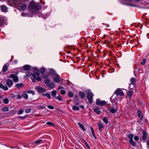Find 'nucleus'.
Listing matches in <instances>:
<instances>
[{"mask_svg":"<svg viewBox=\"0 0 149 149\" xmlns=\"http://www.w3.org/2000/svg\"><path fill=\"white\" fill-rule=\"evenodd\" d=\"M34 72L36 73V74L33 73L31 74V76L33 77L32 79L33 81H35L36 80L38 81H40L41 80V79L39 76L40 75L39 72L37 68L34 69Z\"/></svg>","mask_w":149,"mask_h":149,"instance_id":"obj_1","label":"nucleus"},{"mask_svg":"<svg viewBox=\"0 0 149 149\" xmlns=\"http://www.w3.org/2000/svg\"><path fill=\"white\" fill-rule=\"evenodd\" d=\"M134 135L133 134H130L128 136V137L129 139V142L133 146H135L136 145V143L134 142L133 140Z\"/></svg>","mask_w":149,"mask_h":149,"instance_id":"obj_2","label":"nucleus"},{"mask_svg":"<svg viewBox=\"0 0 149 149\" xmlns=\"http://www.w3.org/2000/svg\"><path fill=\"white\" fill-rule=\"evenodd\" d=\"M45 82L46 84V86L49 88L53 89L55 87V84L53 82H50L49 79L46 80Z\"/></svg>","mask_w":149,"mask_h":149,"instance_id":"obj_3","label":"nucleus"},{"mask_svg":"<svg viewBox=\"0 0 149 149\" xmlns=\"http://www.w3.org/2000/svg\"><path fill=\"white\" fill-rule=\"evenodd\" d=\"M94 95L93 93L90 91H88L87 94V98L88 100V102L90 103L92 102L93 97Z\"/></svg>","mask_w":149,"mask_h":149,"instance_id":"obj_4","label":"nucleus"},{"mask_svg":"<svg viewBox=\"0 0 149 149\" xmlns=\"http://www.w3.org/2000/svg\"><path fill=\"white\" fill-rule=\"evenodd\" d=\"M29 6L30 8L35 9L36 8L37 4L34 1L32 0L30 2Z\"/></svg>","mask_w":149,"mask_h":149,"instance_id":"obj_5","label":"nucleus"},{"mask_svg":"<svg viewBox=\"0 0 149 149\" xmlns=\"http://www.w3.org/2000/svg\"><path fill=\"white\" fill-rule=\"evenodd\" d=\"M114 93L118 95H120L123 96L124 95V93L120 88L117 89L114 92Z\"/></svg>","mask_w":149,"mask_h":149,"instance_id":"obj_6","label":"nucleus"},{"mask_svg":"<svg viewBox=\"0 0 149 149\" xmlns=\"http://www.w3.org/2000/svg\"><path fill=\"white\" fill-rule=\"evenodd\" d=\"M61 79V78L59 75L58 74H56V75L54 76L53 80L55 83H57L59 82Z\"/></svg>","mask_w":149,"mask_h":149,"instance_id":"obj_7","label":"nucleus"},{"mask_svg":"<svg viewBox=\"0 0 149 149\" xmlns=\"http://www.w3.org/2000/svg\"><path fill=\"white\" fill-rule=\"evenodd\" d=\"M10 77L11 78L13 79V80L14 82H17L19 81L18 77L16 75L11 74L10 75Z\"/></svg>","mask_w":149,"mask_h":149,"instance_id":"obj_8","label":"nucleus"},{"mask_svg":"<svg viewBox=\"0 0 149 149\" xmlns=\"http://www.w3.org/2000/svg\"><path fill=\"white\" fill-rule=\"evenodd\" d=\"M6 21V18L3 16L0 15V26L4 24Z\"/></svg>","mask_w":149,"mask_h":149,"instance_id":"obj_9","label":"nucleus"},{"mask_svg":"<svg viewBox=\"0 0 149 149\" xmlns=\"http://www.w3.org/2000/svg\"><path fill=\"white\" fill-rule=\"evenodd\" d=\"M97 126L98 127L99 130L101 131L102 129L104 128V126L103 123H97Z\"/></svg>","mask_w":149,"mask_h":149,"instance_id":"obj_10","label":"nucleus"},{"mask_svg":"<svg viewBox=\"0 0 149 149\" xmlns=\"http://www.w3.org/2000/svg\"><path fill=\"white\" fill-rule=\"evenodd\" d=\"M6 84L8 87L10 88L13 85V82L11 80L9 79L6 81Z\"/></svg>","mask_w":149,"mask_h":149,"instance_id":"obj_11","label":"nucleus"},{"mask_svg":"<svg viewBox=\"0 0 149 149\" xmlns=\"http://www.w3.org/2000/svg\"><path fill=\"white\" fill-rule=\"evenodd\" d=\"M36 88L38 91L40 92H45L46 91L45 89L40 86L36 87Z\"/></svg>","mask_w":149,"mask_h":149,"instance_id":"obj_12","label":"nucleus"},{"mask_svg":"<svg viewBox=\"0 0 149 149\" xmlns=\"http://www.w3.org/2000/svg\"><path fill=\"white\" fill-rule=\"evenodd\" d=\"M143 136L142 139L143 140H145L146 139L147 132L145 130H143L142 131Z\"/></svg>","mask_w":149,"mask_h":149,"instance_id":"obj_13","label":"nucleus"},{"mask_svg":"<svg viewBox=\"0 0 149 149\" xmlns=\"http://www.w3.org/2000/svg\"><path fill=\"white\" fill-rule=\"evenodd\" d=\"M138 117L140 118L141 120H143V116L142 112L140 110H138L137 112Z\"/></svg>","mask_w":149,"mask_h":149,"instance_id":"obj_14","label":"nucleus"},{"mask_svg":"<svg viewBox=\"0 0 149 149\" xmlns=\"http://www.w3.org/2000/svg\"><path fill=\"white\" fill-rule=\"evenodd\" d=\"M13 2L14 4H15V6H18L17 5H19L21 3L22 0H13Z\"/></svg>","mask_w":149,"mask_h":149,"instance_id":"obj_15","label":"nucleus"},{"mask_svg":"<svg viewBox=\"0 0 149 149\" xmlns=\"http://www.w3.org/2000/svg\"><path fill=\"white\" fill-rule=\"evenodd\" d=\"M0 88L3 90L7 91L8 89V88L6 85L4 86L3 84L0 83Z\"/></svg>","mask_w":149,"mask_h":149,"instance_id":"obj_16","label":"nucleus"},{"mask_svg":"<svg viewBox=\"0 0 149 149\" xmlns=\"http://www.w3.org/2000/svg\"><path fill=\"white\" fill-rule=\"evenodd\" d=\"M9 65V64L8 63L4 65L3 66V70L2 71L5 72H6L8 69V66Z\"/></svg>","mask_w":149,"mask_h":149,"instance_id":"obj_17","label":"nucleus"},{"mask_svg":"<svg viewBox=\"0 0 149 149\" xmlns=\"http://www.w3.org/2000/svg\"><path fill=\"white\" fill-rule=\"evenodd\" d=\"M93 111L94 112L96 113L97 114H100L101 113L100 109L98 108H95L93 109Z\"/></svg>","mask_w":149,"mask_h":149,"instance_id":"obj_18","label":"nucleus"},{"mask_svg":"<svg viewBox=\"0 0 149 149\" xmlns=\"http://www.w3.org/2000/svg\"><path fill=\"white\" fill-rule=\"evenodd\" d=\"M42 95L43 96L47 97L49 99H50L51 98V96L50 94L49 93H42Z\"/></svg>","mask_w":149,"mask_h":149,"instance_id":"obj_19","label":"nucleus"},{"mask_svg":"<svg viewBox=\"0 0 149 149\" xmlns=\"http://www.w3.org/2000/svg\"><path fill=\"white\" fill-rule=\"evenodd\" d=\"M23 69L24 70H28L31 68V66L29 65H25L23 66Z\"/></svg>","mask_w":149,"mask_h":149,"instance_id":"obj_20","label":"nucleus"},{"mask_svg":"<svg viewBox=\"0 0 149 149\" xmlns=\"http://www.w3.org/2000/svg\"><path fill=\"white\" fill-rule=\"evenodd\" d=\"M49 73L50 74L53 75L54 76L56 74H57L56 73L55 71L52 69H50L49 71Z\"/></svg>","mask_w":149,"mask_h":149,"instance_id":"obj_21","label":"nucleus"},{"mask_svg":"<svg viewBox=\"0 0 149 149\" xmlns=\"http://www.w3.org/2000/svg\"><path fill=\"white\" fill-rule=\"evenodd\" d=\"M79 95L82 99L83 98L85 97V94L83 92L79 91Z\"/></svg>","mask_w":149,"mask_h":149,"instance_id":"obj_22","label":"nucleus"},{"mask_svg":"<svg viewBox=\"0 0 149 149\" xmlns=\"http://www.w3.org/2000/svg\"><path fill=\"white\" fill-rule=\"evenodd\" d=\"M51 94H52V95L54 97L56 98V95L57 94L56 91L55 90L52 91L51 92Z\"/></svg>","mask_w":149,"mask_h":149,"instance_id":"obj_23","label":"nucleus"},{"mask_svg":"<svg viewBox=\"0 0 149 149\" xmlns=\"http://www.w3.org/2000/svg\"><path fill=\"white\" fill-rule=\"evenodd\" d=\"M78 124L79 127L82 130L84 131H86V129L84 127L83 125L79 123H78Z\"/></svg>","mask_w":149,"mask_h":149,"instance_id":"obj_24","label":"nucleus"},{"mask_svg":"<svg viewBox=\"0 0 149 149\" xmlns=\"http://www.w3.org/2000/svg\"><path fill=\"white\" fill-rule=\"evenodd\" d=\"M131 84H130L134 85L135 82V78H132L130 80Z\"/></svg>","mask_w":149,"mask_h":149,"instance_id":"obj_25","label":"nucleus"},{"mask_svg":"<svg viewBox=\"0 0 149 149\" xmlns=\"http://www.w3.org/2000/svg\"><path fill=\"white\" fill-rule=\"evenodd\" d=\"M106 103V102L105 101H102L100 102V103L99 105L101 106H103L105 105Z\"/></svg>","mask_w":149,"mask_h":149,"instance_id":"obj_26","label":"nucleus"},{"mask_svg":"<svg viewBox=\"0 0 149 149\" xmlns=\"http://www.w3.org/2000/svg\"><path fill=\"white\" fill-rule=\"evenodd\" d=\"M110 112L112 113H115L117 111V110L113 108H111L110 109Z\"/></svg>","mask_w":149,"mask_h":149,"instance_id":"obj_27","label":"nucleus"},{"mask_svg":"<svg viewBox=\"0 0 149 149\" xmlns=\"http://www.w3.org/2000/svg\"><path fill=\"white\" fill-rule=\"evenodd\" d=\"M43 140H41V139H40V140H37L35 142H33V143L34 144L35 143L36 144H37L40 143H43Z\"/></svg>","mask_w":149,"mask_h":149,"instance_id":"obj_28","label":"nucleus"},{"mask_svg":"<svg viewBox=\"0 0 149 149\" xmlns=\"http://www.w3.org/2000/svg\"><path fill=\"white\" fill-rule=\"evenodd\" d=\"M102 120L103 122L106 124H107L108 123V119L106 117H104L103 118Z\"/></svg>","mask_w":149,"mask_h":149,"instance_id":"obj_29","label":"nucleus"},{"mask_svg":"<svg viewBox=\"0 0 149 149\" xmlns=\"http://www.w3.org/2000/svg\"><path fill=\"white\" fill-rule=\"evenodd\" d=\"M22 96L23 97H24L26 99H28V95L26 93H23L22 95Z\"/></svg>","mask_w":149,"mask_h":149,"instance_id":"obj_30","label":"nucleus"},{"mask_svg":"<svg viewBox=\"0 0 149 149\" xmlns=\"http://www.w3.org/2000/svg\"><path fill=\"white\" fill-rule=\"evenodd\" d=\"M16 87L17 88H20L24 86L23 84L21 83L20 84H17L16 85Z\"/></svg>","mask_w":149,"mask_h":149,"instance_id":"obj_31","label":"nucleus"},{"mask_svg":"<svg viewBox=\"0 0 149 149\" xmlns=\"http://www.w3.org/2000/svg\"><path fill=\"white\" fill-rule=\"evenodd\" d=\"M45 72V69L44 68H41L40 70V72L42 74H44Z\"/></svg>","mask_w":149,"mask_h":149,"instance_id":"obj_32","label":"nucleus"},{"mask_svg":"<svg viewBox=\"0 0 149 149\" xmlns=\"http://www.w3.org/2000/svg\"><path fill=\"white\" fill-rule=\"evenodd\" d=\"M9 100L8 98H5L3 100V102L5 104H8L9 103Z\"/></svg>","mask_w":149,"mask_h":149,"instance_id":"obj_33","label":"nucleus"},{"mask_svg":"<svg viewBox=\"0 0 149 149\" xmlns=\"http://www.w3.org/2000/svg\"><path fill=\"white\" fill-rule=\"evenodd\" d=\"M24 111L23 110L20 109L17 111V115H19L20 114H22Z\"/></svg>","mask_w":149,"mask_h":149,"instance_id":"obj_34","label":"nucleus"},{"mask_svg":"<svg viewBox=\"0 0 149 149\" xmlns=\"http://www.w3.org/2000/svg\"><path fill=\"white\" fill-rule=\"evenodd\" d=\"M72 109L74 110H78L79 108L78 107L73 106L72 107Z\"/></svg>","mask_w":149,"mask_h":149,"instance_id":"obj_35","label":"nucleus"},{"mask_svg":"<svg viewBox=\"0 0 149 149\" xmlns=\"http://www.w3.org/2000/svg\"><path fill=\"white\" fill-rule=\"evenodd\" d=\"M91 131L92 134L93 136H94V137L95 138H96V136H95V134H94V130L93 128L92 127H91Z\"/></svg>","mask_w":149,"mask_h":149,"instance_id":"obj_36","label":"nucleus"},{"mask_svg":"<svg viewBox=\"0 0 149 149\" xmlns=\"http://www.w3.org/2000/svg\"><path fill=\"white\" fill-rule=\"evenodd\" d=\"M127 95L129 97H131L132 95V92L131 91H129L127 92Z\"/></svg>","mask_w":149,"mask_h":149,"instance_id":"obj_37","label":"nucleus"},{"mask_svg":"<svg viewBox=\"0 0 149 149\" xmlns=\"http://www.w3.org/2000/svg\"><path fill=\"white\" fill-rule=\"evenodd\" d=\"M2 110L4 111H8L9 110V109L8 107H5L2 108Z\"/></svg>","mask_w":149,"mask_h":149,"instance_id":"obj_38","label":"nucleus"},{"mask_svg":"<svg viewBox=\"0 0 149 149\" xmlns=\"http://www.w3.org/2000/svg\"><path fill=\"white\" fill-rule=\"evenodd\" d=\"M21 6L20 5L19 6ZM22 9H25L26 8V6L25 4H22L21 6Z\"/></svg>","mask_w":149,"mask_h":149,"instance_id":"obj_39","label":"nucleus"},{"mask_svg":"<svg viewBox=\"0 0 149 149\" xmlns=\"http://www.w3.org/2000/svg\"><path fill=\"white\" fill-rule=\"evenodd\" d=\"M1 9H7V8L4 5H2L0 6Z\"/></svg>","mask_w":149,"mask_h":149,"instance_id":"obj_40","label":"nucleus"},{"mask_svg":"<svg viewBox=\"0 0 149 149\" xmlns=\"http://www.w3.org/2000/svg\"><path fill=\"white\" fill-rule=\"evenodd\" d=\"M46 124L49 125L53 126L54 125V124L50 122H47L46 123Z\"/></svg>","mask_w":149,"mask_h":149,"instance_id":"obj_41","label":"nucleus"},{"mask_svg":"<svg viewBox=\"0 0 149 149\" xmlns=\"http://www.w3.org/2000/svg\"><path fill=\"white\" fill-rule=\"evenodd\" d=\"M68 95L69 97H72L73 96V93L70 92H69L68 93Z\"/></svg>","mask_w":149,"mask_h":149,"instance_id":"obj_42","label":"nucleus"},{"mask_svg":"<svg viewBox=\"0 0 149 149\" xmlns=\"http://www.w3.org/2000/svg\"><path fill=\"white\" fill-rule=\"evenodd\" d=\"M101 101L99 99H97L96 100V104L97 105H99V104L100 103V102Z\"/></svg>","mask_w":149,"mask_h":149,"instance_id":"obj_43","label":"nucleus"},{"mask_svg":"<svg viewBox=\"0 0 149 149\" xmlns=\"http://www.w3.org/2000/svg\"><path fill=\"white\" fill-rule=\"evenodd\" d=\"M146 60L145 59H143L142 62H141V64L142 65H144L146 63Z\"/></svg>","mask_w":149,"mask_h":149,"instance_id":"obj_44","label":"nucleus"},{"mask_svg":"<svg viewBox=\"0 0 149 149\" xmlns=\"http://www.w3.org/2000/svg\"><path fill=\"white\" fill-rule=\"evenodd\" d=\"M21 15L22 16H30L29 15L27 14H25L24 13H21Z\"/></svg>","mask_w":149,"mask_h":149,"instance_id":"obj_45","label":"nucleus"},{"mask_svg":"<svg viewBox=\"0 0 149 149\" xmlns=\"http://www.w3.org/2000/svg\"><path fill=\"white\" fill-rule=\"evenodd\" d=\"M47 107L48 108L51 109H54V107L52 105H49Z\"/></svg>","mask_w":149,"mask_h":149,"instance_id":"obj_46","label":"nucleus"},{"mask_svg":"<svg viewBox=\"0 0 149 149\" xmlns=\"http://www.w3.org/2000/svg\"><path fill=\"white\" fill-rule=\"evenodd\" d=\"M55 98L56 99H57L58 100H59L60 101H62V99L60 95L57 96V97H56V98Z\"/></svg>","mask_w":149,"mask_h":149,"instance_id":"obj_47","label":"nucleus"},{"mask_svg":"<svg viewBox=\"0 0 149 149\" xmlns=\"http://www.w3.org/2000/svg\"><path fill=\"white\" fill-rule=\"evenodd\" d=\"M27 92L28 93L32 94L33 95L35 94L34 92L32 91H29Z\"/></svg>","mask_w":149,"mask_h":149,"instance_id":"obj_48","label":"nucleus"},{"mask_svg":"<svg viewBox=\"0 0 149 149\" xmlns=\"http://www.w3.org/2000/svg\"><path fill=\"white\" fill-rule=\"evenodd\" d=\"M31 109H26L25 110V112L27 113H29L31 112Z\"/></svg>","mask_w":149,"mask_h":149,"instance_id":"obj_49","label":"nucleus"},{"mask_svg":"<svg viewBox=\"0 0 149 149\" xmlns=\"http://www.w3.org/2000/svg\"><path fill=\"white\" fill-rule=\"evenodd\" d=\"M139 139V137L136 136H135L134 137V139L136 141H137Z\"/></svg>","mask_w":149,"mask_h":149,"instance_id":"obj_50","label":"nucleus"},{"mask_svg":"<svg viewBox=\"0 0 149 149\" xmlns=\"http://www.w3.org/2000/svg\"><path fill=\"white\" fill-rule=\"evenodd\" d=\"M60 93L62 95H64L65 93V90H61Z\"/></svg>","mask_w":149,"mask_h":149,"instance_id":"obj_51","label":"nucleus"},{"mask_svg":"<svg viewBox=\"0 0 149 149\" xmlns=\"http://www.w3.org/2000/svg\"><path fill=\"white\" fill-rule=\"evenodd\" d=\"M17 98L18 99H21V98L22 97V96L19 94L17 95Z\"/></svg>","mask_w":149,"mask_h":149,"instance_id":"obj_52","label":"nucleus"},{"mask_svg":"<svg viewBox=\"0 0 149 149\" xmlns=\"http://www.w3.org/2000/svg\"><path fill=\"white\" fill-rule=\"evenodd\" d=\"M74 104L75 105H77L79 104V102L77 101H74Z\"/></svg>","mask_w":149,"mask_h":149,"instance_id":"obj_53","label":"nucleus"},{"mask_svg":"<svg viewBox=\"0 0 149 149\" xmlns=\"http://www.w3.org/2000/svg\"><path fill=\"white\" fill-rule=\"evenodd\" d=\"M147 144L148 146V148L149 149V140L147 142Z\"/></svg>","mask_w":149,"mask_h":149,"instance_id":"obj_54","label":"nucleus"},{"mask_svg":"<svg viewBox=\"0 0 149 149\" xmlns=\"http://www.w3.org/2000/svg\"><path fill=\"white\" fill-rule=\"evenodd\" d=\"M39 107L41 109H43L45 108V107L40 106Z\"/></svg>","mask_w":149,"mask_h":149,"instance_id":"obj_55","label":"nucleus"},{"mask_svg":"<svg viewBox=\"0 0 149 149\" xmlns=\"http://www.w3.org/2000/svg\"><path fill=\"white\" fill-rule=\"evenodd\" d=\"M58 89L59 90H61V89H63V88L62 86H60L58 87Z\"/></svg>","mask_w":149,"mask_h":149,"instance_id":"obj_56","label":"nucleus"},{"mask_svg":"<svg viewBox=\"0 0 149 149\" xmlns=\"http://www.w3.org/2000/svg\"><path fill=\"white\" fill-rule=\"evenodd\" d=\"M18 118H21V119H23L24 118H25V116H19Z\"/></svg>","mask_w":149,"mask_h":149,"instance_id":"obj_57","label":"nucleus"},{"mask_svg":"<svg viewBox=\"0 0 149 149\" xmlns=\"http://www.w3.org/2000/svg\"><path fill=\"white\" fill-rule=\"evenodd\" d=\"M1 12H5V13L7 12V10H1Z\"/></svg>","mask_w":149,"mask_h":149,"instance_id":"obj_58","label":"nucleus"},{"mask_svg":"<svg viewBox=\"0 0 149 149\" xmlns=\"http://www.w3.org/2000/svg\"><path fill=\"white\" fill-rule=\"evenodd\" d=\"M13 61L15 64H16L17 63V60H14Z\"/></svg>","mask_w":149,"mask_h":149,"instance_id":"obj_59","label":"nucleus"},{"mask_svg":"<svg viewBox=\"0 0 149 149\" xmlns=\"http://www.w3.org/2000/svg\"><path fill=\"white\" fill-rule=\"evenodd\" d=\"M125 1H128L129 2H130V1H132V0H125Z\"/></svg>","mask_w":149,"mask_h":149,"instance_id":"obj_60","label":"nucleus"},{"mask_svg":"<svg viewBox=\"0 0 149 149\" xmlns=\"http://www.w3.org/2000/svg\"><path fill=\"white\" fill-rule=\"evenodd\" d=\"M81 107V108H82V109H84V106L82 105H81V106H80Z\"/></svg>","mask_w":149,"mask_h":149,"instance_id":"obj_61","label":"nucleus"},{"mask_svg":"<svg viewBox=\"0 0 149 149\" xmlns=\"http://www.w3.org/2000/svg\"><path fill=\"white\" fill-rule=\"evenodd\" d=\"M26 76L28 77V75L26 74V75H25V77H24V78H26Z\"/></svg>","mask_w":149,"mask_h":149,"instance_id":"obj_62","label":"nucleus"},{"mask_svg":"<svg viewBox=\"0 0 149 149\" xmlns=\"http://www.w3.org/2000/svg\"><path fill=\"white\" fill-rule=\"evenodd\" d=\"M2 103V101L0 100V104Z\"/></svg>","mask_w":149,"mask_h":149,"instance_id":"obj_63","label":"nucleus"},{"mask_svg":"<svg viewBox=\"0 0 149 149\" xmlns=\"http://www.w3.org/2000/svg\"><path fill=\"white\" fill-rule=\"evenodd\" d=\"M109 26V25H108H108H107V27H108V26Z\"/></svg>","mask_w":149,"mask_h":149,"instance_id":"obj_64","label":"nucleus"}]
</instances>
